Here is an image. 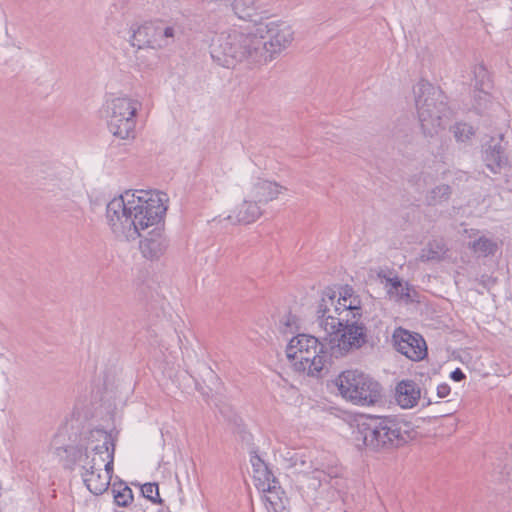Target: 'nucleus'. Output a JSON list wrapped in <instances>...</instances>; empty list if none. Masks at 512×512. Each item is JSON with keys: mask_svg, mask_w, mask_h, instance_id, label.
Here are the masks:
<instances>
[{"mask_svg": "<svg viewBox=\"0 0 512 512\" xmlns=\"http://www.w3.org/2000/svg\"><path fill=\"white\" fill-rule=\"evenodd\" d=\"M316 315L318 326L329 337L332 356L343 357L366 343V328L359 321L362 315L360 299L353 295L351 289H345L344 295L338 299L332 289L324 290Z\"/></svg>", "mask_w": 512, "mask_h": 512, "instance_id": "obj_1", "label": "nucleus"}, {"mask_svg": "<svg viewBox=\"0 0 512 512\" xmlns=\"http://www.w3.org/2000/svg\"><path fill=\"white\" fill-rule=\"evenodd\" d=\"M161 194H118L106 206V223L119 241H135L141 231L157 224L164 217L167 206ZM167 196V194H162Z\"/></svg>", "mask_w": 512, "mask_h": 512, "instance_id": "obj_2", "label": "nucleus"}, {"mask_svg": "<svg viewBox=\"0 0 512 512\" xmlns=\"http://www.w3.org/2000/svg\"><path fill=\"white\" fill-rule=\"evenodd\" d=\"M265 51L256 24L252 27L234 26L221 31L212 38L210 44L213 61L225 68H233L241 62L263 64Z\"/></svg>", "mask_w": 512, "mask_h": 512, "instance_id": "obj_3", "label": "nucleus"}, {"mask_svg": "<svg viewBox=\"0 0 512 512\" xmlns=\"http://www.w3.org/2000/svg\"><path fill=\"white\" fill-rule=\"evenodd\" d=\"M411 424L396 417H369L357 424L354 440L373 451L403 446L413 438Z\"/></svg>", "mask_w": 512, "mask_h": 512, "instance_id": "obj_4", "label": "nucleus"}, {"mask_svg": "<svg viewBox=\"0 0 512 512\" xmlns=\"http://www.w3.org/2000/svg\"><path fill=\"white\" fill-rule=\"evenodd\" d=\"M415 107L425 136L433 137L445 127L451 111L443 91L428 81L420 80L413 87Z\"/></svg>", "mask_w": 512, "mask_h": 512, "instance_id": "obj_5", "label": "nucleus"}, {"mask_svg": "<svg viewBox=\"0 0 512 512\" xmlns=\"http://www.w3.org/2000/svg\"><path fill=\"white\" fill-rule=\"evenodd\" d=\"M329 337L321 342L315 336L299 334L293 337L286 348V356L294 370L308 376H319L331 358Z\"/></svg>", "mask_w": 512, "mask_h": 512, "instance_id": "obj_6", "label": "nucleus"}, {"mask_svg": "<svg viewBox=\"0 0 512 512\" xmlns=\"http://www.w3.org/2000/svg\"><path fill=\"white\" fill-rule=\"evenodd\" d=\"M142 103L128 96L110 97L104 105L109 131L122 140L134 139L137 113Z\"/></svg>", "mask_w": 512, "mask_h": 512, "instance_id": "obj_7", "label": "nucleus"}, {"mask_svg": "<svg viewBox=\"0 0 512 512\" xmlns=\"http://www.w3.org/2000/svg\"><path fill=\"white\" fill-rule=\"evenodd\" d=\"M336 385L342 397L356 405H375L382 398L379 382L357 370L342 372Z\"/></svg>", "mask_w": 512, "mask_h": 512, "instance_id": "obj_8", "label": "nucleus"}, {"mask_svg": "<svg viewBox=\"0 0 512 512\" xmlns=\"http://www.w3.org/2000/svg\"><path fill=\"white\" fill-rule=\"evenodd\" d=\"M258 35L265 45V63L272 61L275 55L286 49L294 39V31L285 22L257 23Z\"/></svg>", "mask_w": 512, "mask_h": 512, "instance_id": "obj_9", "label": "nucleus"}, {"mask_svg": "<svg viewBox=\"0 0 512 512\" xmlns=\"http://www.w3.org/2000/svg\"><path fill=\"white\" fill-rule=\"evenodd\" d=\"M76 461L82 469L81 476L83 481L91 493L101 495L107 491L111 476L108 473H103L102 465L105 462V458L101 457V461H97L95 457L91 458L86 452L77 455Z\"/></svg>", "mask_w": 512, "mask_h": 512, "instance_id": "obj_10", "label": "nucleus"}, {"mask_svg": "<svg viewBox=\"0 0 512 512\" xmlns=\"http://www.w3.org/2000/svg\"><path fill=\"white\" fill-rule=\"evenodd\" d=\"M392 338L396 350L408 359L421 361L427 356V345L420 334L399 327Z\"/></svg>", "mask_w": 512, "mask_h": 512, "instance_id": "obj_11", "label": "nucleus"}, {"mask_svg": "<svg viewBox=\"0 0 512 512\" xmlns=\"http://www.w3.org/2000/svg\"><path fill=\"white\" fill-rule=\"evenodd\" d=\"M130 44L138 49H161L160 38H157V23L145 22L131 28Z\"/></svg>", "mask_w": 512, "mask_h": 512, "instance_id": "obj_12", "label": "nucleus"}, {"mask_svg": "<svg viewBox=\"0 0 512 512\" xmlns=\"http://www.w3.org/2000/svg\"><path fill=\"white\" fill-rule=\"evenodd\" d=\"M261 200L244 198L241 203L236 205L228 216V219L233 223L250 224L256 221L262 214L260 206Z\"/></svg>", "mask_w": 512, "mask_h": 512, "instance_id": "obj_13", "label": "nucleus"}, {"mask_svg": "<svg viewBox=\"0 0 512 512\" xmlns=\"http://www.w3.org/2000/svg\"><path fill=\"white\" fill-rule=\"evenodd\" d=\"M421 398L419 385L410 379L401 380L395 388V401L403 409L415 407Z\"/></svg>", "mask_w": 512, "mask_h": 512, "instance_id": "obj_14", "label": "nucleus"}, {"mask_svg": "<svg viewBox=\"0 0 512 512\" xmlns=\"http://www.w3.org/2000/svg\"><path fill=\"white\" fill-rule=\"evenodd\" d=\"M378 278L382 280V283L391 298H394L397 301L412 300L411 291H413V289L407 282H403L399 279L398 276H388L383 270H381L378 272Z\"/></svg>", "mask_w": 512, "mask_h": 512, "instance_id": "obj_15", "label": "nucleus"}, {"mask_svg": "<svg viewBox=\"0 0 512 512\" xmlns=\"http://www.w3.org/2000/svg\"><path fill=\"white\" fill-rule=\"evenodd\" d=\"M92 438L101 440V443L93 445L92 448L89 449V453L91 454V458L95 457L97 461H101V457H105L107 453L111 452L112 445H115V439L111 433L103 429H93Z\"/></svg>", "mask_w": 512, "mask_h": 512, "instance_id": "obj_16", "label": "nucleus"}, {"mask_svg": "<svg viewBox=\"0 0 512 512\" xmlns=\"http://www.w3.org/2000/svg\"><path fill=\"white\" fill-rule=\"evenodd\" d=\"M505 149L501 145L500 142L495 144H490L484 151V161L486 166L493 173H497V171L507 162V158L505 156Z\"/></svg>", "mask_w": 512, "mask_h": 512, "instance_id": "obj_17", "label": "nucleus"}, {"mask_svg": "<svg viewBox=\"0 0 512 512\" xmlns=\"http://www.w3.org/2000/svg\"><path fill=\"white\" fill-rule=\"evenodd\" d=\"M448 248L442 239L430 241L420 252L421 262L441 261L445 258Z\"/></svg>", "mask_w": 512, "mask_h": 512, "instance_id": "obj_18", "label": "nucleus"}, {"mask_svg": "<svg viewBox=\"0 0 512 512\" xmlns=\"http://www.w3.org/2000/svg\"><path fill=\"white\" fill-rule=\"evenodd\" d=\"M232 8L235 15L242 20L256 22L254 17L263 13L256 0H234Z\"/></svg>", "mask_w": 512, "mask_h": 512, "instance_id": "obj_19", "label": "nucleus"}, {"mask_svg": "<svg viewBox=\"0 0 512 512\" xmlns=\"http://www.w3.org/2000/svg\"><path fill=\"white\" fill-rule=\"evenodd\" d=\"M264 493V500L266 508L272 512H284L285 501L284 491L278 483H274L269 490L262 491Z\"/></svg>", "mask_w": 512, "mask_h": 512, "instance_id": "obj_20", "label": "nucleus"}, {"mask_svg": "<svg viewBox=\"0 0 512 512\" xmlns=\"http://www.w3.org/2000/svg\"><path fill=\"white\" fill-rule=\"evenodd\" d=\"M475 88L479 92V99L487 102L490 98L489 90L492 88V81L488 70L480 64L474 68Z\"/></svg>", "mask_w": 512, "mask_h": 512, "instance_id": "obj_21", "label": "nucleus"}, {"mask_svg": "<svg viewBox=\"0 0 512 512\" xmlns=\"http://www.w3.org/2000/svg\"><path fill=\"white\" fill-rule=\"evenodd\" d=\"M168 243L164 238H148L141 242V250L145 257L157 259L167 250Z\"/></svg>", "mask_w": 512, "mask_h": 512, "instance_id": "obj_22", "label": "nucleus"}, {"mask_svg": "<svg viewBox=\"0 0 512 512\" xmlns=\"http://www.w3.org/2000/svg\"><path fill=\"white\" fill-rule=\"evenodd\" d=\"M470 249L478 256H493L498 251V243L490 238L481 236L473 242L469 243Z\"/></svg>", "mask_w": 512, "mask_h": 512, "instance_id": "obj_23", "label": "nucleus"}, {"mask_svg": "<svg viewBox=\"0 0 512 512\" xmlns=\"http://www.w3.org/2000/svg\"><path fill=\"white\" fill-rule=\"evenodd\" d=\"M255 486L260 491L269 490L274 483H278L268 466L263 469H256L253 472Z\"/></svg>", "mask_w": 512, "mask_h": 512, "instance_id": "obj_24", "label": "nucleus"}, {"mask_svg": "<svg viewBox=\"0 0 512 512\" xmlns=\"http://www.w3.org/2000/svg\"><path fill=\"white\" fill-rule=\"evenodd\" d=\"M114 501L118 506L127 507L133 500L132 490L124 483L113 485Z\"/></svg>", "mask_w": 512, "mask_h": 512, "instance_id": "obj_25", "label": "nucleus"}, {"mask_svg": "<svg viewBox=\"0 0 512 512\" xmlns=\"http://www.w3.org/2000/svg\"><path fill=\"white\" fill-rule=\"evenodd\" d=\"M452 131L458 142H466L475 134L473 127L467 123H456Z\"/></svg>", "mask_w": 512, "mask_h": 512, "instance_id": "obj_26", "label": "nucleus"}, {"mask_svg": "<svg viewBox=\"0 0 512 512\" xmlns=\"http://www.w3.org/2000/svg\"><path fill=\"white\" fill-rule=\"evenodd\" d=\"M175 28L173 26L163 27L162 25L157 23V38H160L161 41V49L170 45L175 37Z\"/></svg>", "mask_w": 512, "mask_h": 512, "instance_id": "obj_27", "label": "nucleus"}, {"mask_svg": "<svg viewBox=\"0 0 512 512\" xmlns=\"http://www.w3.org/2000/svg\"><path fill=\"white\" fill-rule=\"evenodd\" d=\"M253 187L256 190H263L268 192H279V189L287 190L286 187H282L276 182H272L262 178H257L256 181L253 183Z\"/></svg>", "mask_w": 512, "mask_h": 512, "instance_id": "obj_28", "label": "nucleus"}, {"mask_svg": "<svg viewBox=\"0 0 512 512\" xmlns=\"http://www.w3.org/2000/svg\"><path fill=\"white\" fill-rule=\"evenodd\" d=\"M142 495L152 501L153 503L157 502V497H159L158 486L154 483H146L141 487Z\"/></svg>", "mask_w": 512, "mask_h": 512, "instance_id": "obj_29", "label": "nucleus"}, {"mask_svg": "<svg viewBox=\"0 0 512 512\" xmlns=\"http://www.w3.org/2000/svg\"><path fill=\"white\" fill-rule=\"evenodd\" d=\"M114 453H115V445H112L111 452L107 453V456H105V462L102 466H104L103 473H108L109 476L112 477L113 473V463H114Z\"/></svg>", "mask_w": 512, "mask_h": 512, "instance_id": "obj_30", "label": "nucleus"}, {"mask_svg": "<svg viewBox=\"0 0 512 512\" xmlns=\"http://www.w3.org/2000/svg\"><path fill=\"white\" fill-rule=\"evenodd\" d=\"M84 441H85V448H84V450L82 448H80L78 450V455H80V453L87 452L91 456V454L89 453V449L92 448L93 445H96L97 443H101V440H96V439L92 438V430H90L88 432Z\"/></svg>", "mask_w": 512, "mask_h": 512, "instance_id": "obj_31", "label": "nucleus"}, {"mask_svg": "<svg viewBox=\"0 0 512 512\" xmlns=\"http://www.w3.org/2000/svg\"><path fill=\"white\" fill-rule=\"evenodd\" d=\"M251 463L253 467V472L256 471V469H263L267 467L265 462L258 455H254L251 457Z\"/></svg>", "mask_w": 512, "mask_h": 512, "instance_id": "obj_32", "label": "nucleus"}, {"mask_svg": "<svg viewBox=\"0 0 512 512\" xmlns=\"http://www.w3.org/2000/svg\"><path fill=\"white\" fill-rule=\"evenodd\" d=\"M450 386L446 383H442L437 387V395L439 398H445L450 394Z\"/></svg>", "mask_w": 512, "mask_h": 512, "instance_id": "obj_33", "label": "nucleus"}, {"mask_svg": "<svg viewBox=\"0 0 512 512\" xmlns=\"http://www.w3.org/2000/svg\"><path fill=\"white\" fill-rule=\"evenodd\" d=\"M314 474V477L317 478L320 482H329L332 479V476L327 474L325 471L316 470Z\"/></svg>", "mask_w": 512, "mask_h": 512, "instance_id": "obj_34", "label": "nucleus"}, {"mask_svg": "<svg viewBox=\"0 0 512 512\" xmlns=\"http://www.w3.org/2000/svg\"><path fill=\"white\" fill-rule=\"evenodd\" d=\"M450 377L452 380L459 382V381H462L463 379H465L466 376L460 368H456L451 373Z\"/></svg>", "mask_w": 512, "mask_h": 512, "instance_id": "obj_35", "label": "nucleus"}, {"mask_svg": "<svg viewBox=\"0 0 512 512\" xmlns=\"http://www.w3.org/2000/svg\"><path fill=\"white\" fill-rule=\"evenodd\" d=\"M124 192H137V193H140V192H160L159 190L157 189H126Z\"/></svg>", "mask_w": 512, "mask_h": 512, "instance_id": "obj_36", "label": "nucleus"}, {"mask_svg": "<svg viewBox=\"0 0 512 512\" xmlns=\"http://www.w3.org/2000/svg\"><path fill=\"white\" fill-rule=\"evenodd\" d=\"M503 138H504V136L501 134V135H500V141H502V140H503Z\"/></svg>", "mask_w": 512, "mask_h": 512, "instance_id": "obj_37", "label": "nucleus"}]
</instances>
